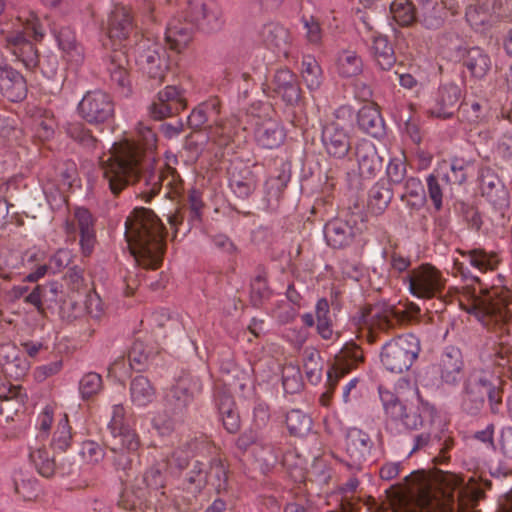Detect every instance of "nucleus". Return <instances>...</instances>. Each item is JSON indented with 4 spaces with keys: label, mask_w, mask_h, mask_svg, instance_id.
<instances>
[{
    "label": "nucleus",
    "mask_w": 512,
    "mask_h": 512,
    "mask_svg": "<svg viewBox=\"0 0 512 512\" xmlns=\"http://www.w3.org/2000/svg\"><path fill=\"white\" fill-rule=\"evenodd\" d=\"M364 320L371 329L386 330L393 327L400 320V316L393 306L382 303L370 307Z\"/></svg>",
    "instance_id": "32"
},
{
    "label": "nucleus",
    "mask_w": 512,
    "mask_h": 512,
    "mask_svg": "<svg viewBox=\"0 0 512 512\" xmlns=\"http://www.w3.org/2000/svg\"><path fill=\"white\" fill-rule=\"evenodd\" d=\"M107 429L110 434L109 451L112 453L109 461L116 471L130 470L141 442L137 432L128 424L122 405H113Z\"/></svg>",
    "instance_id": "7"
},
{
    "label": "nucleus",
    "mask_w": 512,
    "mask_h": 512,
    "mask_svg": "<svg viewBox=\"0 0 512 512\" xmlns=\"http://www.w3.org/2000/svg\"><path fill=\"white\" fill-rule=\"evenodd\" d=\"M215 402L224 428L229 433H236L240 428V417L231 395L218 393Z\"/></svg>",
    "instance_id": "35"
},
{
    "label": "nucleus",
    "mask_w": 512,
    "mask_h": 512,
    "mask_svg": "<svg viewBox=\"0 0 512 512\" xmlns=\"http://www.w3.org/2000/svg\"><path fill=\"white\" fill-rule=\"evenodd\" d=\"M0 93L12 102L22 101L27 95L25 78L7 64H0Z\"/></svg>",
    "instance_id": "25"
},
{
    "label": "nucleus",
    "mask_w": 512,
    "mask_h": 512,
    "mask_svg": "<svg viewBox=\"0 0 512 512\" xmlns=\"http://www.w3.org/2000/svg\"><path fill=\"white\" fill-rule=\"evenodd\" d=\"M355 233V227L348 220L341 218L329 221L324 227L326 242L333 248H343L349 245Z\"/></svg>",
    "instance_id": "31"
},
{
    "label": "nucleus",
    "mask_w": 512,
    "mask_h": 512,
    "mask_svg": "<svg viewBox=\"0 0 512 512\" xmlns=\"http://www.w3.org/2000/svg\"><path fill=\"white\" fill-rule=\"evenodd\" d=\"M286 426L291 435L305 436L312 428V419L300 409H292L286 414Z\"/></svg>",
    "instance_id": "42"
},
{
    "label": "nucleus",
    "mask_w": 512,
    "mask_h": 512,
    "mask_svg": "<svg viewBox=\"0 0 512 512\" xmlns=\"http://www.w3.org/2000/svg\"><path fill=\"white\" fill-rule=\"evenodd\" d=\"M362 60L353 51H343L337 59V70L343 77H354L362 71Z\"/></svg>",
    "instance_id": "49"
},
{
    "label": "nucleus",
    "mask_w": 512,
    "mask_h": 512,
    "mask_svg": "<svg viewBox=\"0 0 512 512\" xmlns=\"http://www.w3.org/2000/svg\"><path fill=\"white\" fill-rule=\"evenodd\" d=\"M402 281L408 292L421 300L440 297L446 285L443 273L431 264H421L409 270Z\"/></svg>",
    "instance_id": "9"
},
{
    "label": "nucleus",
    "mask_w": 512,
    "mask_h": 512,
    "mask_svg": "<svg viewBox=\"0 0 512 512\" xmlns=\"http://www.w3.org/2000/svg\"><path fill=\"white\" fill-rule=\"evenodd\" d=\"M500 4L497 0H471L466 8V20L479 32H484L501 17Z\"/></svg>",
    "instance_id": "17"
},
{
    "label": "nucleus",
    "mask_w": 512,
    "mask_h": 512,
    "mask_svg": "<svg viewBox=\"0 0 512 512\" xmlns=\"http://www.w3.org/2000/svg\"><path fill=\"white\" fill-rule=\"evenodd\" d=\"M427 193L431 199L434 208L439 211L443 207V194L445 187V180L440 173H431L426 178Z\"/></svg>",
    "instance_id": "53"
},
{
    "label": "nucleus",
    "mask_w": 512,
    "mask_h": 512,
    "mask_svg": "<svg viewBox=\"0 0 512 512\" xmlns=\"http://www.w3.org/2000/svg\"><path fill=\"white\" fill-rule=\"evenodd\" d=\"M301 66V75L307 88L318 89L322 83V70L316 59L310 55L304 56Z\"/></svg>",
    "instance_id": "46"
},
{
    "label": "nucleus",
    "mask_w": 512,
    "mask_h": 512,
    "mask_svg": "<svg viewBox=\"0 0 512 512\" xmlns=\"http://www.w3.org/2000/svg\"><path fill=\"white\" fill-rule=\"evenodd\" d=\"M393 197L391 189L385 182H377L369 191L368 205L375 213L383 212Z\"/></svg>",
    "instance_id": "45"
},
{
    "label": "nucleus",
    "mask_w": 512,
    "mask_h": 512,
    "mask_svg": "<svg viewBox=\"0 0 512 512\" xmlns=\"http://www.w3.org/2000/svg\"><path fill=\"white\" fill-rule=\"evenodd\" d=\"M129 394L133 405L142 408L153 402L156 391L150 380L140 375L131 380Z\"/></svg>",
    "instance_id": "37"
},
{
    "label": "nucleus",
    "mask_w": 512,
    "mask_h": 512,
    "mask_svg": "<svg viewBox=\"0 0 512 512\" xmlns=\"http://www.w3.org/2000/svg\"><path fill=\"white\" fill-rule=\"evenodd\" d=\"M201 391L199 380L182 378L172 387L168 394V401L174 406L175 410H182L188 406L193 397Z\"/></svg>",
    "instance_id": "33"
},
{
    "label": "nucleus",
    "mask_w": 512,
    "mask_h": 512,
    "mask_svg": "<svg viewBox=\"0 0 512 512\" xmlns=\"http://www.w3.org/2000/svg\"><path fill=\"white\" fill-rule=\"evenodd\" d=\"M30 459L35 468L44 477H50L55 471V462L46 449H35L30 452Z\"/></svg>",
    "instance_id": "60"
},
{
    "label": "nucleus",
    "mask_w": 512,
    "mask_h": 512,
    "mask_svg": "<svg viewBox=\"0 0 512 512\" xmlns=\"http://www.w3.org/2000/svg\"><path fill=\"white\" fill-rule=\"evenodd\" d=\"M379 395L386 416V429L394 435L426 428L433 424L437 415L435 407L421 398L416 404H407L381 387Z\"/></svg>",
    "instance_id": "3"
},
{
    "label": "nucleus",
    "mask_w": 512,
    "mask_h": 512,
    "mask_svg": "<svg viewBox=\"0 0 512 512\" xmlns=\"http://www.w3.org/2000/svg\"><path fill=\"white\" fill-rule=\"evenodd\" d=\"M464 66L476 78H483L491 68L489 55L479 47L470 48L463 60Z\"/></svg>",
    "instance_id": "39"
},
{
    "label": "nucleus",
    "mask_w": 512,
    "mask_h": 512,
    "mask_svg": "<svg viewBox=\"0 0 512 512\" xmlns=\"http://www.w3.org/2000/svg\"><path fill=\"white\" fill-rule=\"evenodd\" d=\"M461 254L473 268L481 273L495 270L500 262L495 252H488L481 248L463 251Z\"/></svg>",
    "instance_id": "38"
},
{
    "label": "nucleus",
    "mask_w": 512,
    "mask_h": 512,
    "mask_svg": "<svg viewBox=\"0 0 512 512\" xmlns=\"http://www.w3.org/2000/svg\"><path fill=\"white\" fill-rule=\"evenodd\" d=\"M72 442L71 427L69 426L68 417L64 414L58 421L57 429L52 439V447L54 450L64 452Z\"/></svg>",
    "instance_id": "56"
},
{
    "label": "nucleus",
    "mask_w": 512,
    "mask_h": 512,
    "mask_svg": "<svg viewBox=\"0 0 512 512\" xmlns=\"http://www.w3.org/2000/svg\"><path fill=\"white\" fill-rule=\"evenodd\" d=\"M0 365L4 374L15 380L23 378L31 367L25 355L12 343L0 346Z\"/></svg>",
    "instance_id": "22"
},
{
    "label": "nucleus",
    "mask_w": 512,
    "mask_h": 512,
    "mask_svg": "<svg viewBox=\"0 0 512 512\" xmlns=\"http://www.w3.org/2000/svg\"><path fill=\"white\" fill-rule=\"evenodd\" d=\"M357 122L361 130L373 137H381L385 133L384 121L373 105H365L359 110Z\"/></svg>",
    "instance_id": "36"
},
{
    "label": "nucleus",
    "mask_w": 512,
    "mask_h": 512,
    "mask_svg": "<svg viewBox=\"0 0 512 512\" xmlns=\"http://www.w3.org/2000/svg\"><path fill=\"white\" fill-rule=\"evenodd\" d=\"M186 108V98L176 86H166L158 92L157 100L149 107V114L155 120L170 117Z\"/></svg>",
    "instance_id": "19"
},
{
    "label": "nucleus",
    "mask_w": 512,
    "mask_h": 512,
    "mask_svg": "<svg viewBox=\"0 0 512 512\" xmlns=\"http://www.w3.org/2000/svg\"><path fill=\"white\" fill-rule=\"evenodd\" d=\"M79 454L84 463L88 465H98L106 455L104 448L93 440L84 441Z\"/></svg>",
    "instance_id": "61"
},
{
    "label": "nucleus",
    "mask_w": 512,
    "mask_h": 512,
    "mask_svg": "<svg viewBox=\"0 0 512 512\" xmlns=\"http://www.w3.org/2000/svg\"><path fill=\"white\" fill-rule=\"evenodd\" d=\"M78 112L89 124L105 123L114 115V102L104 91H88L78 104Z\"/></svg>",
    "instance_id": "14"
},
{
    "label": "nucleus",
    "mask_w": 512,
    "mask_h": 512,
    "mask_svg": "<svg viewBox=\"0 0 512 512\" xmlns=\"http://www.w3.org/2000/svg\"><path fill=\"white\" fill-rule=\"evenodd\" d=\"M303 367L308 381L316 385L322 377L320 354L314 348H306L303 352Z\"/></svg>",
    "instance_id": "48"
},
{
    "label": "nucleus",
    "mask_w": 512,
    "mask_h": 512,
    "mask_svg": "<svg viewBox=\"0 0 512 512\" xmlns=\"http://www.w3.org/2000/svg\"><path fill=\"white\" fill-rule=\"evenodd\" d=\"M462 113L464 119L470 124L482 123L486 121L489 115L488 102L485 100L465 102L462 105Z\"/></svg>",
    "instance_id": "52"
},
{
    "label": "nucleus",
    "mask_w": 512,
    "mask_h": 512,
    "mask_svg": "<svg viewBox=\"0 0 512 512\" xmlns=\"http://www.w3.org/2000/svg\"><path fill=\"white\" fill-rule=\"evenodd\" d=\"M458 270L463 277L478 282V287H474L471 291L469 312L475 314L484 325H488V318L495 322H506L510 317L507 309L508 292L501 287L488 288L484 286L479 278L471 275L470 271L464 269L462 264Z\"/></svg>",
    "instance_id": "8"
},
{
    "label": "nucleus",
    "mask_w": 512,
    "mask_h": 512,
    "mask_svg": "<svg viewBox=\"0 0 512 512\" xmlns=\"http://www.w3.org/2000/svg\"><path fill=\"white\" fill-rule=\"evenodd\" d=\"M282 384L286 393L299 392L303 386L300 368L293 364L285 365L282 370Z\"/></svg>",
    "instance_id": "58"
},
{
    "label": "nucleus",
    "mask_w": 512,
    "mask_h": 512,
    "mask_svg": "<svg viewBox=\"0 0 512 512\" xmlns=\"http://www.w3.org/2000/svg\"><path fill=\"white\" fill-rule=\"evenodd\" d=\"M253 136L258 146L264 149H276L283 144L286 132L279 120L265 117L256 120Z\"/></svg>",
    "instance_id": "20"
},
{
    "label": "nucleus",
    "mask_w": 512,
    "mask_h": 512,
    "mask_svg": "<svg viewBox=\"0 0 512 512\" xmlns=\"http://www.w3.org/2000/svg\"><path fill=\"white\" fill-rule=\"evenodd\" d=\"M489 361L496 366V371L489 373L485 370H474L465 384V398L463 406L471 414L477 413L487 397L491 411L498 412L501 403L500 392L496 389L501 377L500 369H504L510 362L509 349L498 347L489 355Z\"/></svg>",
    "instance_id": "4"
},
{
    "label": "nucleus",
    "mask_w": 512,
    "mask_h": 512,
    "mask_svg": "<svg viewBox=\"0 0 512 512\" xmlns=\"http://www.w3.org/2000/svg\"><path fill=\"white\" fill-rule=\"evenodd\" d=\"M149 356L150 350L147 346L140 340L134 341L128 353L130 369L143 371L147 366Z\"/></svg>",
    "instance_id": "57"
},
{
    "label": "nucleus",
    "mask_w": 512,
    "mask_h": 512,
    "mask_svg": "<svg viewBox=\"0 0 512 512\" xmlns=\"http://www.w3.org/2000/svg\"><path fill=\"white\" fill-rule=\"evenodd\" d=\"M95 223V217L84 207H76L73 211L72 217L65 223V230L67 233H79L80 248L84 256H89L95 247Z\"/></svg>",
    "instance_id": "15"
},
{
    "label": "nucleus",
    "mask_w": 512,
    "mask_h": 512,
    "mask_svg": "<svg viewBox=\"0 0 512 512\" xmlns=\"http://www.w3.org/2000/svg\"><path fill=\"white\" fill-rule=\"evenodd\" d=\"M214 125L209 127L208 137L211 141L216 143L220 147L227 146L235 134V127L231 121H222L219 116L216 121H213Z\"/></svg>",
    "instance_id": "47"
},
{
    "label": "nucleus",
    "mask_w": 512,
    "mask_h": 512,
    "mask_svg": "<svg viewBox=\"0 0 512 512\" xmlns=\"http://www.w3.org/2000/svg\"><path fill=\"white\" fill-rule=\"evenodd\" d=\"M356 158L363 178L375 177L382 169V159L370 141L363 140L357 144Z\"/></svg>",
    "instance_id": "30"
},
{
    "label": "nucleus",
    "mask_w": 512,
    "mask_h": 512,
    "mask_svg": "<svg viewBox=\"0 0 512 512\" xmlns=\"http://www.w3.org/2000/svg\"><path fill=\"white\" fill-rule=\"evenodd\" d=\"M275 92L288 104L296 103L300 98V88L294 74L288 69L276 71L273 78Z\"/></svg>",
    "instance_id": "34"
},
{
    "label": "nucleus",
    "mask_w": 512,
    "mask_h": 512,
    "mask_svg": "<svg viewBox=\"0 0 512 512\" xmlns=\"http://www.w3.org/2000/svg\"><path fill=\"white\" fill-rule=\"evenodd\" d=\"M208 481L218 492L227 489V471L221 460L215 459L211 462L210 471L207 473Z\"/></svg>",
    "instance_id": "63"
},
{
    "label": "nucleus",
    "mask_w": 512,
    "mask_h": 512,
    "mask_svg": "<svg viewBox=\"0 0 512 512\" xmlns=\"http://www.w3.org/2000/svg\"><path fill=\"white\" fill-rule=\"evenodd\" d=\"M124 235L138 265L148 269L160 266L165 251L164 226L152 210L135 208L125 220Z\"/></svg>",
    "instance_id": "2"
},
{
    "label": "nucleus",
    "mask_w": 512,
    "mask_h": 512,
    "mask_svg": "<svg viewBox=\"0 0 512 512\" xmlns=\"http://www.w3.org/2000/svg\"><path fill=\"white\" fill-rule=\"evenodd\" d=\"M480 189L482 195L495 207H503L508 203V192L499 177L489 168L480 172Z\"/></svg>",
    "instance_id": "28"
},
{
    "label": "nucleus",
    "mask_w": 512,
    "mask_h": 512,
    "mask_svg": "<svg viewBox=\"0 0 512 512\" xmlns=\"http://www.w3.org/2000/svg\"><path fill=\"white\" fill-rule=\"evenodd\" d=\"M188 482V489L192 492L200 491L208 482V475L205 470V465L199 461H195L193 468L189 471L186 478Z\"/></svg>",
    "instance_id": "64"
},
{
    "label": "nucleus",
    "mask_w": 512,
    "mask_h": 512,
    "mask_svg": "<svg viewBox=\"0 0 512 512\" xmlns=\"http://www.w3.org/2000/svg\"><path fill=\"white\" fill-rule=\"evenodd\" d=\"M135 61L150 78L162 81L168 69L165 48L150 38H141L134 48Z\"/></svg>",
    "instance_id": "11"
},
{
    "label": "nucleus",
    "mask_w": 512,
    "mask_h": 512,
    "mask_svg": "<svg viewBox=\"0 0 512 512\" xmlns=\"http://www.w3.org/2000/svg\"><path fill=\"white\" fill-rule=\"evenodd\" d=\"M133 29L130 10L122 4H116L108 15L107 35L110 39L122 41Z\"/></svg>",
    "instance_id": "29"
},
{
    "label": "nucleus",
    "mask_w": 512,
    "mask_h": 512,
    "mask_svg": "<svg viewBox=\"0 0 512 512\" xmlns=\"http://www.w3.org/2000/svg\"><path fill=\"white\" fill-rule=\"evenodd\" d=\"M401 200L412 208H420L424 205L425 191L420 179L415 177L406 179Z\"/></svg>",
    "instance_id": "43"
},
{
    "label": "nucleus",
    "mask_w": 512,
    "mask_h": 512,
    "mask_svg": "<svg viewBox=\"0 0 512 512\" xmlns=\"http://www.w3.org/2000/svg\"><path fill=\"white\" fill-rule=\"evenodd\" d=\"M259 463L262 465L263 470H269L274 466L279 458V449L263 438L261 442L257 443L256 452L253 455Z\"/></svg>",
    "instance_id": "50"
},
{
    "label": "nucleus",
    "mask_w": 512,
    "mask_h": 512,
    "mask_svg": "<svg viewBox=\"0 0 512 512\" xmlns=\"http://www.w3.org/2000/svg\"><path fill=\"white\" fill-rule=\"evenodd\" d=\"M103 388V381L100 374L88 372L79 380L78 390L83 400H88L97 395Z\"/></svg>",
    "instance_id": "54"
},
{
    "label": "nucleus",
    "mask_w": 512,
    "mask_h": 512,
    "mask_svg": "<svg viewBox=\"0 0 512 512\" xmlns=\"http://www.w3.org/2000/svg\"><path fill=\"white\" fill-rule=\"evenodd\" d=\"M43 26L36 14L25 11L15 20L0 23V42L7 48L27 69H33L38 64V55L28 36L42 38Z\"/></svg>",
    "instance_id": "5"
},
{
    "label": "nucleus",
    "mask_w": 512,
    "mask_h": 512,
    "mask_svg": "<svg viewBox=\"0 0 512 512\" xmlns=\"http://www.w3.org/2000/svg\"><path fill=\"white\" fill-rule=\"evenodd\" d=\"M420 21L428 29H438L442 26L444 20L441 15V9L437 7L435 2L427 0L423 3Z\"/></svg>",
    "instance_id": "59"
},
{
    "label": "nucleus",
    "mask_w": 512,
    "mask_h": 512,
    "mask_svg": "<svg viewBox=\"0 0 512 512\" xmlns=\"http://www.w3.org/2000/svg\"><path fill=\"white\" fill-rule=\"evenodd\" d=\"M439 492L443 497V506L450 511L461 507L463 498L469 497L477 501L480 491L465 484L464 479L459 475L450 472H440L437 476Z\"/></svg>",
    "instance_id": "12"
},
{
    "label": "nucleus",
    "mask_w": 512,
    "mask_h": 512,
    "mask_svg": "<svg viewBox=\"0 0 512 512\" xmlns=\"http://www.w3.org/2000/svg\"><path fill=\"white\" fill-rule=\"evenodd\" d=\"M471 168L472 165L469 161H466L462 158H454L450 163V172L441 175L443 176V180H445L446 185H460L466 181L469 170Z\"/></svg>",
    "instance_id": "55"
},
{
    "label": "nucleus",
    "mask_w": 512,
    "mask_h": 512,
    "mask_svg": "<svg viewBox=\"0 0 512 512\" xmlns=\"http://www.w3.org/2000/svg\"><path fill=\"white\" fill-rule=\"evenodd\" d=\"M373 446L368 433L358 428H349L345 434L347 465L352 469H360L370 456Z\"/></svg>",
    "instance_id": "18"
},
{
    "label": "nucleus",
    "mask_w": 512,
    "mask_h": 512,
    "mask_svg": "<svg viewBox=\"0 0 512 512\" xmlns=\"http://www.w3.org/2000/svg\"><path fill=\"white\" fill-rule=\"evenodd\" d=\"M371 52L377 65L382 70H390L394 66L396 58L387 37L382 35L373 36Z\"/></svg>",
    "instance_id": "41"
},
{
    "label": "nucleus",
    "mask_w": 512,
    "mask_h": 512,
    "mask_svg": "<svg viewBox=\"0 0 512 512\" xmlns=\"http://www.w3.org/2000/svg\"><path fill=\"white\" fill-rule=\"evenodd\" d=\"M140 133L141 139L137 143L130 141L114 143L112 150L100 159L103 178L115 195L136 179L143 180L149 187L143 191L149 197L156 195L160 190L159 172L142 173L141 146L146 150H152L156 144V135L150 128H145Z\"/></svg>",
    "instance_id": "1"
},
{
    "label": "nucleus",
    "mask_w": 512,
    "mask_h": 512,
    "mask_svg": "<svg viewBox=\"0 0 512 512\" xmlns=\"http://www.w3.org/2000/svg\"><path fill=\"white\" fill-rule=\"evenodd\" d=\"M291 172L290 165L283 163L281 165V170L276 176H270L265 183V193L268 197V201L278 200L280 194L286 187L288 181L290 180Z\"/></svg>",
    "instance_id": "44"
},
{
    "label": "nucleus",
    "mask_w": 512,
    "mask_h": 512,
    "mask_svg": "<svg viewBox=\"0 0 512 512\" xmlns=\"http://www.w3.org/2000/svg\"><path fill=\"white\" fill-rule=\"evenodd\" d=\"M420 350V341L415 335H401L382 347L381 363L392 373H403L411 368Z\"/></svg>",
    "instance_id": "10"
},
{
    "label": "nucleus",
    "mask_w": 512,
    "mask_h": 512,
    "mask_svg": "<svg viewBox=\"0 0 512 512\" xmlns=\"http://www.w3.org/2000/svg\"><path fill=\"white\" fill-rule=\"evenodd\" d=\"M189 20L172 18L165 31L166 42L171 49L180 51L190 41L194 25L207 32L220 29L222 13L213 1L191 0L188 4Z\"/></svg>",
    "instance_id": "6"
},
{
    "label": "nucleus",
    "mask_w": 512,
    "mask_h": 512,
    "mask_svg": "<svg viewBox=\"0 0 512 512\" xmlns=\"http://www.w3.org/2000/svg\"><path fill=\"white\" fill-rule=\"evenodd\" d=\"M461 98V89L454 83L441 85L434 94L428 108L431 116L449 118L453 115Z\"/></svg>",
    "instance_id": "21"
},
{
    "label": "nucleus",
    "mask_w": 512,
    "mask_h": 512,
    "mask_svg": "<svg viewBox=\"0 0 512 512\" xmlns=\"http://www.w3.org/2000/svg\"><path fill=\"white\" fill-rule=\"evenodd\" d=\"M190 454L178 449L173 452L171 458H162L151 465L143 475V482L153 490H158L165 486L168 475L176 476L186 467Z\"/></svg>",
    "instance_id": "13"
},
{
    "label": "nucleus",
    "mask_w": 512,
    "mask_h": 512,
    "mask_svg": "<svg viewBox=\"0 0 512 512\" xmlns=\"http://www.w3.org/2000/svg\"><path fill=\"white\" fill-rule=\"evenodd\" d=\"M390 12L401 26H408L416 19L415 9L409 0H394L390 5Z\"/></svg>",
    "instance_id": "51"
},
{
    "label": "nucleus",
    "mask_w": 512,
    "mask_h": 512,
    "mask_svg": "<svg viewBox=\"0 0 512 512\" xmlns=\"http://www.w3.org/2000/svg\"><path fill=\"white\" fill-rule=\"evenodd\" d=\"M219 114L220 102L218 99L212 98L200 104L190 113L188 124L191 128H200L207 121H216Z\"/></svg>",
    "instance_id": "40"
},
{
    "label": "nucleus",
    "mask_w": 512,
    "mask_h": 512,
    "mask_svg": "<svg viewBox=\"0 0 512 512\" xmlns=\"http://www.w3.org/2000/svg\"><path fill=\"white\" fill-rule=\"evenodd\" d=\"M229 187L235 196L247 199L255 191L258 177L251 167L235 163L229 169Z\"/></svg>",
    "instance_id": "23"
},
{
    "label": "nucleus",
    "mask_w": 512,
    "mask_h": 512,
    "mask_svg": "<svg viewBox=\"0 0 512 512\" xmlns=\"http://www.w3.org/2000/svg\"><path fill=\"white\" fill-rule=\"evenodd\" d=\"M434 369L440 375L443 383L448 385L457 384L462 379L463 359L461 351L453 346L447 347Z\"/></svg>",
    "instance_id": "24"
},
{
    "label": "nucleus",
    "mask_w": 512,
    "mask_h": 512,
    "mask_svg": "<svg viewBox=\"0 0 512 512\" xmlns=\"http://www.w3.org/2000/svg\"><path fill=\"white\" fill-rule=\"evenodd\" d=\"M363 359L360 349L355 344H346L335 356L334 363L327 371V391L322 395L330 397L339 380L354 369Z\"/></svg>",
    "instance_id": "16"
},
{
    "label": "nucleus",
    "mask_w": 512,
    "mask_h": 512,
    "mask_svg": "<svg viewBox=\"0 0 512 512\" xmlns=\"http://www.w3.org/2000/svg\"><path fill=\"white\" fill-rule=\"evenodd\" d=\"M55 121L48 116H38L33 118L31 123V133L33 137L41 141L50 139L54 134Z\"/></svg>",
    "instance_id": "62"
},
{
    "label": "nucleus",
    "mask_w": 512,
    "mask_h": 512,
    "mask_svg": "<svg viewBox=\"0 0 512 512\" xmlns=\"http://www.w3.org/2000/svg\"><path fill=\"white\" fill-rule=\"evenodd\" d=\"M321 140L327 153L335 158L345 157L350 150L348 135L338 123L324 125Z\"/></svg>",
    "instance_id": "26"
},
{
    "label": "nucleus",
    "mask_w": 512,
    "mask_h": 512,
    "mask_svg": "<svg viewBox=\"0 0 512 512\" xmlns=\"http://www.w3.org/2000/svg\"><path fill=\"white\" fill-rule=\"evenodd\" d=\"M258 41L268 49L286 54L291 37L287 28L275 22L264 24L257 33Z\"/></svg>",
    "instance_id": "27"
}]
</instances>
